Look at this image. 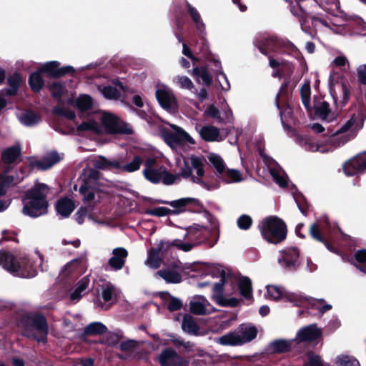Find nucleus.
Here are the masks:
<instances>
[{
	"instance_id": "nucleus-1",
	"label": "nucleus",
	"mask_w": 366,
	"mask_h": 366,
	"mask_svg": "<svg viewBox=\"0 0 366 366\" xmlns=\"http://www.w3.org/2000/svg\"><path fill=\"white\" fill-rule=\"evenodd\" d=\"M155 202L169 205L173 209L164 207L147 209L144 212L146 214L162 217L167 215H177L187 212L198 214L207 212L202 202L193 197H183L173 201L157 199Z\"/></svg>"
},
{
	"instance_id": "nucleus-2",
	"label": "nucleus",
	"mask_w": 366,
	"mask_h": 366,
	"mask_svg": "<svg viewBox=\"0 0 366 366\" xmlns=\"http://www.w3.org/2000/svg\"><path fill=\"white\" fill-rule=\"evenodd\" d=\"M49 187L44 183H36L27 189L23 196L22 213L31 218H36L48 212L49 202L46 197Z\"/></svg>"
},
{
	"instance_id": "nucleus-3",
	"label": "nucleus",
	"mask_w": 366,
	"mask_h": 366,
	"mask_svg": "<svg viewBox=\"0 0 366 366\" xmlns=\"http://www.w3.org/2000/svg\"><path fill=\"white\" fill-rule=\"evenodd\" d=\"M16 325L23 337L37 342H46L49 325L44 315L41 313L22 315L18 320Z\"/></svg>"
},
{
	"instance_id": "nucleus-4",
	"label": "nucleus",
	"mask_w": 366,
	"mask_h": 366,
	"mask_svg": "<svg viewBox=\"0 0 366 366\" xmlns=\"http://www.w3.org/2000/svg\"><path fill=\"white\" fill-rule=\"evenodd\" d=\"M258 227L263 239L269 243L278 244L286 239L287 225L282 219L276 216L264 218Z\"/></svg>"
},
{
	"instance_id": "nucleus-5",
	"label": "nucleus",
	"mask_w": 366,
	"mask_h": 366,
	"mask_svg": "<svg viewBox=\"0 0 366 366\" xmlns=\"http://www.w3.org/2000/svg\"><path fill=\"white\" fill-rule=\"evenodd\" d=\"M184 239H189L195 242V244L204 243L212 247L219 240V232L215 227H203L194 224L187 228Z\"/></svg>"
},
{
	"instance_id": "nucleus-6",
	"label": "nucleus",
	"mask_w": 366,
	"mask_h": 366,
	"mask_svg": "<svg viewBox=\"0 0 366 366\" xmlns=\"http://www.w3.org/2000/svg\"><path fill=\"white\" fill-rule=\"evenodd\" d=\"M300 97L304 107L308 114H312L314 110L315 115L318 118L325 120L331 112L330 104L326 101L317 102V96L314 97V107L311 105V87L310 82L305 83L300 88Z\"/></svg>"
},
{
	"instance_id": "nucleus-7",
	"label": "nucleus",
	"mask_w": 366,
	"mask_h": 366,
	"mask_svg": "<svg viewBox=\"0 0 366 366\" xmlns=\"http://www.w3.org/2000/svg\"><path fill=\"white\" fill-rule=\"evenodd\" d=\"M257 46L264 56H269L270 52L284 54L287 51L297 52V48L290 41L284 40L277 36L263 38L258 41Z\"/></svg>"
},
{
	"instance_id": "nucleus-8",
	"label": "nucleus",
	"mask_w": 366,
	"mask_h": 366,
	"mask_svg": "<svg viewBox=\"0 0 366 366\" xmlns=\"http://www.w3.org/2000/svg\"><path fill=\"white\" fill-rule=\"evenodd\" d=\"M172 131L163 128L161 130V136L164 142L171 148H177L184 145L186 143L194 144V140L182 128L176 124H169Z\"/></svg>"
},
{
	"instance_id": "nucleus-9",
	"label": "nucleus",
	"mask_w": 366,
	"mask_h": 366,
	"mask_svg": "<svg viewBox=\"0 0 366 366\" xmlns=\"http://www.w3.org/2000/svg\"><path fill=\"white\" fill-rule=\"evenodd\" d=\"M102 124L108 134H132L133 129L129 124L119 122L118 118L112 114H106L102 118Z\"/></svg>"
},
{
	"instance_id": "nucleus-10",
	"label": "nucleus",
	"mask_w": 366,
	"mask_h": 366,
	"mask_svg": "<svg viewBox=\"0 0 366 366\" xmlns=\"http://www.w3.org/2000/svg\"><path fill=\"white\" fill-rule=\"evenodd\" d=\"M42 74H46L49 78H60L67 74L74 76L75 69L71 66H65L60 67V63L57 61H51L46 62L39 68Z\"/></svg>"
},
{
	"instance_id": "nucleus-11",
	"label": "nucleus",
	"mask_w": 366,
	"mask_h": 366,
	"mask_svg": "<svg viewBox=\"0 0 366 366\" xmlns=\"http://www.w3.org/2000/svg\"><path fill=\"white\" fill-rule=\"evenodd\" d=\"M300 249L297 247H289L282 252L278 259L280 264L287 271L295 272L300 266Z\"/></svg>"
},
{
	"instance_id": "nucleus-12",
	"label": "nucleus",
	"mask_w": 366,
	"mask_h": 366,
	"mask_svg": "<svg viewBox=\"0 0 366 366\" xmlns=\"http://www.w3.org/2000/svg\"><path fill=\"white\" fill-rule=\"evenodd\" d=\"M157 360L161 366H189V361L172 347L163 349L158 355Z\"/></svg>"
},
{
	"instance_id": "nucleus-13",
	"label": "nucleus",
	"mask_w": 366,
	"mask_h": 366,
	"mask_svg": "<svg viewBox=\"0 0 366 366\" xmlns=\"http://www.w3.org/2000/svg\"><path fill=\"white\" fill-rule=\"evenodd\" d=\"M345 174L352 177L357 173L366 171V152H362L344 163L342 166Z\"/></svg>"
},
{
	"instance_id": "nucleus-14",
	"label": "nucleus",
	"mask_w": 366,
	"mask_h": 366,
	"mask_svg": "<svg viewBox=\"0 0 366 366\" xmlns=\"http://www.w3.org/2000/svg\"><path fill=\"white\" fill-rule=\"evenodd\" d=\"M155 95L159 105L164 109L169 112L177 111V101L171 90L168 89H158L156 91Z\"/></svg>"
},
{
	"instance_id": "nucleus-15",
	"label": "nucleus",
	"mask_w": 366,
	"mask_h": 366,
	"mask_svg": "<svg viewBox=\"0 0 366 366\" xmlns=\"http://www.w3.org/2000/svg\"><path fill=\"white\" fill-rule=\"evenodd\" d=\"M287 2L290 4L292 14L299 19L302 30L306 34H310V13L302 7L300 2L296 1L295 4H294L293 0Z\"/></svg>"
},
{
	"instance_id": "nucleus-16",
	"label": "nucleus",
	"mask_w": 366,
	"mask_h": 366,
	"mask_svg": "<svg viewBox=\"0 0 366 366\" xmlns=\"http://www.w3.org/2000/svg\"><path fill=\"white\" fill-rule=\"evenodd\" d=\"M79 193H83L87 189H99L100 172L96 169H90L83 173Z\"/></svg>"
},
{
	"instance_id": "nucleus-17",
	"label": "nucleus",
	"mask_w": 366,
	"mask_h": 366,
	"mask_svg": "<svg viewBox=\"0 0 366 366\" xmlns=\"http://www.w3.org/2000/svg\"><path fill=\"white\" fill-rule=\"evenodd\" d=\"M322 335V332L316 325H310L301 328L297 334V340L299 342H312L317 340Z\"/></svg>"
},
{
	"instance_id": "nucleus-18",
	"label": "nucleus",
	"mask_w": 366,
	"mask_h": 366,
	"mask_svg": "<svg viewBox=\"0 0 366 366\" xmlns=\"http://www.w3.org/2000/svg\"><path fill=\"white\" fill-rule=\"evenodd\" d=\"M165 244V241L162 240L157 247H152L149 250L147 261L152 267L157 269L161 266L160 254L163 256L167 253Z\"/></svg>"
},
{
	"instance_id": "nucleus-19",
	"label": "nucleus",
	"mask_w": 366,
	"mask_h": 366,
	"mask_svg": "<svg viewBox=\"0 0 366 366\" xmlns=\"http://www.w3.org/2000/svg\"><path fill=\"white\" fill-rule=\"evenodd\" d=\"M18 258L11 252L0 250V265L6 271L11 274L18 272L19 265L17 264Z\"/></svg>"
},
{
	"instance_id": "nucleus-20",
	"label": "nucleus",
	"mask_w": 366,
	"mask_h": 366,
	"mask_svg": "<svg viewBox=\"0 0 366 366\" xmlns=\"http://www.w3.org/2000/svg\"><path fill=\"white\" fill-rule=\"evenodd\" d=\"M113 256L109 259L108 264L114 270L123 268L128 256L127 250L124 247H117L112 251Z\"/></svg>"
},
{
	"instance_id": "nucleus-21",
	"label": "nucleus",
	"mask_w": 366,
	"mask_h": 366,
	"mask_svg": "<svg viewBox=\"0 0 366 366\" xmlns=\"http://www.w3.org/2000/svg\"><path fill=\"white\" fill-rule=\"evenodd\" d=\"M61 157L59 153L56 151L50 152L46 157L43 158L41 160H36L30 162V166L32 167H36L40 170H46L54 164H57L61 160Z\"/></svg>"
},
{
	"instance_id": "nucleus-22",
	"label": "nucleus",
	"mask_w": 366,
	"mask_h": 366,
	"mask_svg": "<svg viewBox=\"0 0 366 366\" xmlns=\"http://www.w3.org/2000/svg\"><path fill=\"white\" fill-rule=\"evenodd\" d=\"M366 118L365 114L360 111L357 114H353L349 120H347L342 126H341L335 132L336 134L347 132L352 127L356 126L358 129L363 127L364 121Z\"/></svg>"
},
{
	"instance_id": "nucleus-23",
	"label": "nucleus",
	"mask_w": 366,
	"mask_h": 366,
	"mask_svg": "<svg viewBox=\"0 0 366 366\" xmlns=\"http://www.w3.org/2000/svg\"><path fill=\"white\" fill-rule=\"evenodd\" d=\"M56 212L64 218H67L75 209L74 202L67 197L60 198L56 203Z\"/></svg>"
},
{
	"instance_id": "nucleus-24",
	"label": "nucleus",
	"mask_w": 366,
	"mask_h": 366,
	"mask_svg": "<svg viewBox=\"0 0 366 366\" xmlns=\"http://www.w3.org/2000/svg\"><path fill=\"white\" fill-rule=\"evenodd\" d=\"M309 234L312 239L324 244L329 251L336 252V247L325 237L320 229V224L317 222L310 225Z\"/></svg>"
},
{
	"instance_id": "nucleus-25",
	"label": "nucleus",
	"mask_w": 366,
	"mask_h": 366,
	"mask_svg": "<svg viewBox=\"0 0 366 366\" xmlns=\"http://www.w3.org/2000/svg\"><path fill=\"white\" fill-rule=\"evenodd\" d=\"M182 330L191 335H199L200 327L190 314H185L183 316L182 322Z\"/></svg>"
},
{
	"instance_id": "nucleus-26",
	"label": "nucleus",
	"mask_w": 366,
	"mask_h": 366,
	"mask_svg": "<svg viewBox=\"0 0 366 366\" xmlns=\"http://www.w3.org/2000/svg\"><path fill=\"white\" fill-rule=\"evenodd\" d=\"M21 148L19 145H14L5 149L1 153V159L4 163L11 164L21 157Z\"/></svg>"
},
{
	"instance_id": "nucleus-27",
	"label": "nucleus",
	"mask_w": 366,
	"mask_h": 366,
	"mask_svg": "<svg viewBox=\"0 0 366 366\" xmlns=\"http://www.w3.org/2000/svg\"><path fill=\"white\" fill-rule=\"evenodd\" d=\"M21 81V76L20 73L15 71L12 74L9 75L7 78V84L9 87L4 89L5 94L8 97L16 95Z\"/></svg>"
},
{
	"instance_id": "nucleus-28",
	"label": "nucleus",
	"mask_w": 366,
	"mask_h": 366,
	"mask_svg": "<svg viewBox=\"0 0 366 366\" xmlns=\"http://www.w3.org/2000/svg\"><path fill=\"white\" fill-rule=\"evenodd\" d=\"M219 282L215 283L212 287V298L216 302L217 304L218 302L222 301L224 298V286L226 282V272L224 270L222 269L219 271Z\"/></svg>"
},
{
	"instance_id": "nucleus-29",
	"label": "nucleus",
	"mask_w": 366,
	"mask_h": 366,
	"mask_svg": "<svg viewBox=\"0 0 366 366\" xmlns=\"http://www.w3.org/2000/svg\"><path fill=\"white\" fill-rule=\"evenodd\" d=\"M199 135L205 142L219 141V129L214 126H203L199 130Z\"/></svg>"
},
{
	"instance_id": "nucleus-30",
	"label": "nucleus",
	"mask_w": 366,
	"mask_h": 366,
	"mask_svg": "<svg viewBox=\"0 0 366 366\" xmlns=\"http://www.w3.org/2000/svg\"><path fill=\"white\" fill-rule=\"evenodd\" d=\"M19 265L18 272H16V275L22 277H29L34 276L32 263L27 257H19L17 260Z\"/></svg>"
},
{
	"instance_id": "nucleus-31",
	"label": "nucleus",
	"mask_w": 366,
	"mask_h": 366,
	"mask_svg": "<svg viewBox=\"0 0 366 366\" xmlns=\"http://www.w3.org/2000/svg\"><path fill=\"white\" fill-rule=\"evenodd\" d=\"M295 340H286L283 339L275 340L270 343V348L273 353L282 354L292 350V345Z\"/></svg>"
},
{
	"instance_id": "nucleus-32",
	"label": "nucleus",
	"mask_w": 366,
	"mask_h": 366,
	"mask_svg": "<svg viewBox=\"0 0 366 366\" xmlns=\"http://www.w3.org/2000/svg\"><path fill=\"white\" fill-rule=\"evenodd\" d=\"M186 6L187 7V12L189 15L191 16L193 22L195 24L197 31L199 32V34H204L206 26L205 24L202 20L199 13L196 9V8L192 6L187 1L186 2Z\"/></svg>"
},
{
	"instance_id": "nucleus-33",
	"label": "nucleus",
	"mask_w": 366,
	"mask_h": 366,
	"mask_svg": "<svg viewBox=\"0 0 366 366\" xmlns=\"http://www.w3.org/2000/svg\"><path fill=\"white\" fill-rule=\"evenodd\" d=\"M42 72L38 69L29 76L28 83L30 89L35 93L39 92L44 85V81L41 76Z\"/></svg>"
},
{
	"instance_id": "nucleus-34",
	"label": "nucleus",
	"mask_w": 366,
	"mask_h": 366,
	"mask_svg": "<svg viewBox=\"0 0 366 366\" xmlns=\"http://www.w3.org/2000/svg\"><path fill=\"white\" fill-rule=\"evenodd\" d=\"M207 302L203 296H197L190 301V312L197 315H203L206 314L205 302Z\"/></svg>"
},
{
	"instance_id": "nucleus-35",
	"label": "nucleus",
	"mask_w": 366,
	"mask_h": 366,
	"mask_svg": "<svg viewBox=\"0 0 366 366\" xmlns=\"http://www.w3.org/2000/svg\"><path fill=\"white\" fill-rule=\"evenodd\" d=\"M347 26L354 34L366 35V23L358 16H355L347 21Z\"/></svg>"
},
{
	"instance_id": "nucleus-36",
	"label": "nucleus",
	"mask_w": 366,
	"mask_h": 366,
	"mask_svg": "<svg viewBox=\"0 0 366 366\" xmlns=\"http://www.w3.org/2000/svg\"><path fill=\"white\" fill-rule=\"evenodd\" d=\"M239 294L246 300L252 297V285L251 280L246 276H242L238 281Z\"/></svg>"
},
{
	"instance_id": "nucleus-37",
	"label": "nucleus",
	"mask_w": 366,
	"mask_h": 366,
	"mask_svg": "<svg viewBox=\"0 0 366 366\" xmlns=\"http://www.w3.org/2000/svg\"><path fill=\"white\" fill-rule=\"evenodd\" d=\"M107 327L102 322H94L86 325L84 330V336H96L106 333Z\"/></svg>"
},
{
	"instance_id": "nucleus-38",
	"label": "nucleus",
	"mask_w": 366,
	"mask_h": 366,
	"mask_svg": "<svg viewBox=\"0 0 366 366\" xmlns=\"http://www.w3.org/2000/svg\"><path fill=\"white\" fill-rule=\"evenodd\" d=\"M94 165L96 169H97L101 170H110L112 168L116 169H121V164L119 161H111L103 156H99V159L96 160Z\"/></svg>"
},
{
	"instance_id": "nucleus-39",
	"label": "nucleus",
	"mask_w": 366,
	"mask_h": 366,
	"mask_svg": "<svg viewBox=\"0 0 366 366\" xmlns=\"http://www.w3.org/2000/svg\"><path fill=\"white\" fill-rule=\"evenodd\" d=\"M192 166H189L187 161L184 160V166L181 168L180 175L184 178H191L192 182L202 185L203 187L209 189L207 184L204 182L202 179L192 175Z\"/></svg>"
},
{
	"instance_id": "nucleus-40",
	"label": "nucleus",
	"mask_w": 366,
	"mask_h": 366,
	"mask_svg": "<svg viewBox=\"0 0 366 366\" xmlns=\"http://www.w3.org/2000/svg\"><path fill=\"white\" fill-rule=\"evenodd\" d=\"M157 274L167 283L177 284L182 280L180 273L174 270L161 269L157 272Z\"/></svg>"
},
{
	"instance_id": "nucleus-41",
	"label": "nucleus",
	"mask_w": 366,
	"mask_h": 366,
	"mask_svg": "<svg viewBox=\"0 0 366 366\" xmlns=\"http://www.w3.org/2000/svg\"><path fill=\"white\" fill-rule=\"evenodd\" d=\"M219 343L222 345L236 346L243 345L244 341H242L241 335L234 332H229L219 338Z\"/></svg>"
},
{
	"instance_id": "nucleus-42",
	"label": "nucleus",
	"mask_w": 366,
	"mask_h": 366,
	"mask_svg": "<svg viewBox=\"0 0 366 366\" xmlns=\"http://www.w3.org/2000/svg\"><path fill=\"white\" fill-rule=\"evenodd\" d=\"M192 74L197 79L201 78L205 86H209L212 84V76L209 73L207 66H204L201 68L199 66L194 67L192 69Z\"/></svg>"
},
{
	"instance_id": "nucleus-43",
	"label": "nucleus",
	"mask_w": 366,
	"mask_h": 366,
	"mask_svg": "<svg viewBox=\"0 0 366 366\" xmlns=\"http://www.w3.org/2000/svg\"><path fill=\"white\" fill-rule=\"evenodd\" d=\"M239 329L242 334L241 340L244 341V343L251 342L257 335V330L254 326L247 327L242 325L239 326Z\"/></svg>"
},
{
	"instance_id": "nucleus-44",
	"label": "nucleus",
	"mask_w": 366,
	"mask_h": 366,
	"mask_svg": "<svg viewBox=\"0 0 366 366\" xmlns=\"http://www.w3.org/2000/svg\"><path fill=\"white\" fill-rule=\"evenodd\" d=\"M89 280L86 277L81 279L76 284V287L74 292L70 294V300L78 301L81 297V292H84L89 285Z\"/></svg>"
},
{
	"instance_id": "nucleus-45",
	"label": "nucleus",
	"mask_w": 366,
	"mask_h": 366,
	"mask_svg": "<svg viewBox=\"0 0 366 366\" xmlns=\"http://www.w3.org/2000/svg\"><path fill=\"white\" fill-rule=\"evenodd\" d=\"M76 105L81 112H87L93 107V99L89 94H82L76 99Z\"/></svg>"
},
{
	"instance_id": "nucleus-46",
	"label": "nucleus",
	"mask_w": 366,
	"mask_h": 366,
	"mask_svg": "<svg viewBox=\"0 0 366 366\" xmlns=\"http://www.w3.org/2000/svg\"><path fill=\"white\" fill-rule=\"evenodd\" d=\"M40 121V117L32 110H27L21 117V122L27 127H32L38 124Z\"/></svg>"
},
{
	"instance_id": "nucleus-47",
	"label": "nucleus",
	"mask_w": 366,
	"mask_h": 366,
	"mask_svg": "<svg viewBox=\"0 0 366 366\" xmlns=\"http://www.w3.org/2000/svg\"><path fill=\"white\" fill-rule=\"evenodd\" d=\"M77 131L79 132L90 131L97 134H99L101 132V128L97 122L95 120H89L81 122L77 127Z\"/></svg>"
},
{
	"instance_id": "nucleus-48",
	"label": "nucleus",
	"mask_w": 366,
	"mask_h": 366,
	"mask_svg": "<svg viewBox=\"0 0 366 366\" xmlns=\"http://www.w3.org/2000/svg\"><path fill=\"white\" fill-rule=\"evenodd\" d=\"M208 159L215 168L218 174L223 175L224 172H225V163L222 158L218 154H211L208 157Z\"/></svg>"
},
{
	"instance_id": "nucleus-49",
	"label": "nucleus",
	"mask_w": 366,
	"mask_h": 366,
	"mask_svg": "<svg viewBox=\"0 0 366 366\" xmlns=\"http://www.w3.org/2000/svg\"><path fill=\"white\" fill-rule=\"evenodd\" d=\"M142 163L143 159L139 155H135L131 162L124 164V166H121V169L126 172H134L140 168Z\"/></svg>"
},
{
	"instance_id": "nucleus-50",
	"label": "nucleus",
	"mask_w": 366,
	"mask_h": 366,
	"mask_svg": "<svg viewBox=\"0 0 366 366\" xmlns=\"http://www.w3.org/2000/svg\"><path fill=\"white\" fill-rule=\"evenodd\" d=\"M354 257L355 259L359 264L357 265H355V267L359 270L366 274V265L365 264L366 263V249H362L356 251L355 252Z\"/></svg>"
},
{
	"instance_id": "nucleus-51",
	"label": "nucleus",
	"mask_w": 366,
	"mask_h": 366,
	"mask_svg": "<svg viewBox=\"0 0 366 366\" xmlns=\"http://www.w3.org/2000/svg\"><path fill=\"white\" fill-rule=\"evenodd\" d=\"M290 81H291V79H290V76H285L284 81L280 86L279 92L276 95L275 105L279 110H281L280 96L281 95H287V93H288L287 90H288V87L290 84Z\"/></svg>"
},
{
	"instance_id": "nucleus-52",
	"label": "nucleus",
	"mask_w": 366,
	"mask_h": 366,
	"mask_svg": "<svg viewBox=\"0 0 366 366\" xmlns=\"http://www.w3.org/2000/svg\"><path fill=\"white\" fill-rule=\"evenodd\" d=\"M101 92L107 99L117 100L121 96L119 91L116 87L110 85L104 86L101 89Z\"/></svg>"
},
{
	"instance_id": "nucleus-53",
	"label": "nucleus",
	"mask_w": 366,
	"mask_h": 366,
	"mask_svg": "<svg viewBox=\"0 0 366 366\" xmlns=\"http://www.w3.org/2000/svg\"><path fill=\"white\" fill-rule=\"evenodd\" d=\"M49 89L51 91V97L59 102H61L64 90L62 84L54 81L49 86Z\"/></svg>"
},
{
	"instance_id": "nucleus-54",
	"label": "nucleus",
	"mask_w": 366,
	"mask_h": 366,
	"mask_svg": "<svg viewBox=\"0 0 366 366\" xmlns=\"http://www.w3.org/2000/svg\"><path fill=\"white\" fill-rule=\"evenodd\" d=\"M144 177L149 182L157 184L159 183L162 178V172H159L157 169L144 170L143 171Z\"/></svg>"
},
{
	"instance_id": "nucleus-55",
	"label": "nucleus",
	"mask_w": 366,
	"mask_h": 366,
	"mask_svg": "<svg viewBox=\"0 0 366 366\" xmlns=\"http://www.w3.org/2000/svg\"><path fill=\"white\" fill-rule=\"evenodd\" d=\"M14 179L13 176L0 174V197L6 195L7 188L12 184Z\"/></svg>"
},
{
	"instance_id": "nucleus-56",
	"label": "nucleus",
	"mask_w": 366,
	"mask_h": 366,
	"mask_svg": "<svg viewBox=\"0 0 366 366\" xmlns=\"http://www.w3.org/2000/svg\"><path fill=\"white\" fill-rule=\"evenodd\" d=\"M320 6L327 12L332 14L340 8L338 0H321Z\"/></svg>"
},
{
	"instance_id": "nucleus-57",
	"label": "nucleus",
	"mask_w": 366,
	"mask_h": 366,
	"mask_svg": "<svg viewBox=\"0 0 366 366\" xmlns=\"http://www.w3.org/2000/svg\"><path fill=\"white\" fill-rule=\"evenodd\" d=\"M53 113L55 115L66 117L69 120H74L76 118V114L74 111L59 106L53 108Z\"/></svg>"
},
{
	"instance_id": "nucleus-58",
	"label": "nucleus",
	"mask_w": 366,
	"mask_h": 366,
	"mask_svg": "<svg viewBox=\"0 0 366 366\" xmlns=\"http://www.w3.org/2000/svg\"><path fill=\"white\" fill-rule=\"evenodd\" d=\"M295 200L297 203L298 209L304 216H307L309 204L302 194L295 196Z\"/></svg>"
},
{
	"instance_id": "nucleus-59",
	"label": "nucleus",
	"mask_w": 366,
	"mask_h": 366,
	"mask_svg": "<svg viewBox=\"0 0 366 366\" xmlns=\"http://www.w3.org/2000/svg\"><path fill=\"white\" fill-rule=\"evenodd\" d=\"M324 300H314L310 302L311 309L317 310L321 315L332 309V305L325 304Z\"/></svg>"
},
{
	"instance_id": "nucleus-60",
	"label": "nucleus",
	"mask_w": 366,
	"mask_h": 366,
	"mask_svg": "<svg viewBox=\"0 0 366 366\" xmlns=\"http://www.w3.org/2000/svg\"><path fill=\"white\" fill-rule=\"evenodd\" d=\"M225 179H229L231 181H228V182H239L242 180V174L237 169H225L223 175H222Z\"/></svg>"
},
{
	"instance_id": "nucleus-61",
	"label": "nucleus",
	"mask_w": 366,
	"mask_h": 366,
	"mask_svg": "<svg viewBox=\"0 0 366 366\" xmlns=\"http://www.w3.org/2000/svg\"><path fill=\"white\" fill-rule=\"evenodd\" d=\"M336 363L339 366H360L356 359L348 355L338 356Z\"/></svg>"
},
{
	"instance_id": "nucleus-62",
	"label": "nucleus",
	"mask_w": 366,
	"mask_h": 366,
	"mask_svg": "<svg viewBox=\"0 0 366 366\" xmlns=\"http://www.w3.org/2000/svg\"><path fill=\"white\" fill-rule=\"evenodd\" d=\"M191 164L192 167L197 170V177L200 178L204 174V164L200 157L192 156Z\"/></svg>"
},
{
	"instance_id": "nucleus-63",
	"label": "nucleus",
	"mask_w": 366,
	"mask_h": 366,
	"mask_svg": "<svg viewBox=\"0 0 366 366\" xmlns=\"http://www.w3.org/2000/svg\"><path fill=\"white\" fill-rule=\"evenodd\" d=\"M267 293L273 300L275 301L281 300L283 297L282 290L277 286H267Z\"/></svg>"
},
{
	"instance_id": "nucleus-64",
	"label": "nucleus",
	"mask_w": 366,
	"mask_h": 366,
	"mask_svg": "<svg viewBox=\"0 0 366 366\" xmlns=\"http://www.w3.org/2000/svg\"><path fill=\"white\" fill-rule=\"evenodd\" d=\"M308 361L303 366H323L320 357L310 352L307 355Z\"/></svg>"
}]
</instances>
